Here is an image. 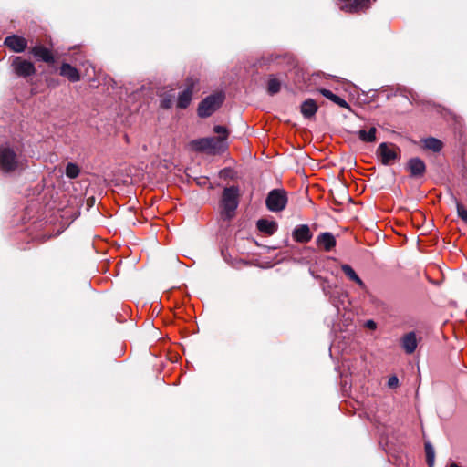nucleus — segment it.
<instances>
[{
	"mask_svg": "<svg viewBox=\"0 0 467 467\" xmlns=\"http://www.w3.org/2000/svg\"><path fill=\"white\" fill-rule=\"evenodd\" d=\"M15 72L21 77H29L35 74L36 68L32 62L16 57L13 61Z\"/></svg>",
	"mask_w": 467,
	"mask_h": 467,
	"instance_id": "obj_7",
	"label": "nucleus"
},
{
	"mask_svg": "<svg viewBox=\"0 0 467 467\" xmlns=\"http://www.w3.org/2000/svg\"><path fill=\"white\" fill-rule=\"evenodd\" d=\"M65 172H66V175L68 178L75 179V178H77L79 175L80 169H79V167L77 164L69 162L66 166Z\"/></svg>",
	"mask_w": 467,
	"mask_h": 467,
	"instance_id": "obj_23",
	"label": "nucleus"
},
{
	"mask_svg": "<svg viewBox=\"0 0 467 467\" xmlns=\"http://www.w3.org/2000/svg\"><path fill=\"white\" fill-rule=\"evenodd\" d=\"M401 347L407 354H412L418 346V339L415 332L405 334L400 339Z\"/></svg>",
	"mask_w": 467,
	"mask_h": 467,
	"instance_id": "obj_13",
	"label": "nucleus"
},
{
	"mask_svg": "<svg viewBox=\"0 0 467 467\" xmlns=\"http://www.w3.org/2000/svg\"><path fill=\"white\" fill-rule=\"evenodd\" d=\"M214 132L218 137H208L192 140L191 146L197 151L206 152L208 154H219L227 149L228 130L225 127L217 125L214 127Z\"/></svg>",
	"mask_w": 467,
	"mask_h": 467,
	"instance_id": "obj_1",
	"label": "nucleus"
},
{
	"mask_svg": "<svg viewBox=\"0 0 467 467\" xmlns=\"http://www.w3.org/2000/svg\"><path fill=\"white\" fill-rule=\"evenodd\" d=\"M423 147L433 152H439L442 149V142L435 138L430 137L422 140Z\"/></svg>",
	"mask_w": 467,
	"mask_h": 467,
	"instance_id": "obj_19",
	"label": "nucleus"
},
{
	"mask_svg": "<svg viewBox=\"0 0 467 467\" xmlns=\"http://www.w3.org/2000/svg\"><path fill=\"white\" fill-rule=\"evenodd\" d=\"M239 189L235 186L224 188L220 201V214L222 219L229 221L235 215L238 206Z\"/></svg>",
	"mask_w": 467,
	"mask_h": 467,
	"instance_id": "obj_2",
	"label": "nucleus"
},
{
	"mask_svg": "<svg viewBox=\"0 0 467 467\" xmlns=\"http://www.w3.org/2000/svg\"><path fill=\"white\" fill-rule=\"evenodd\" d=\"M195 85V80L191 78L187 79V88L182 91L178 98L177 106L180 109H186L191 100H192V89Z\"/></svg>",
	"mask_w": 467,
	"mask_h": 467,
	"instance_id": "obj_9",
	"label": "nucleus"
},
{
	"mask_svg": "<svg viewBox=\"0 0 467 467\" xmlns=\"http://www.w3.org/2000/svg\"><path fill=\"white\" fill-rule=\"evenodd\" d=\"M281 83L275 78H270L267 83V91L269 94L274 95L280 90Z\"/></svg>",
	"mask_w": 467,
	"mask_h": 467,
	"instance_id": "obj_24",
	"label": "nucleus"
},
{
	"mask_svg": "<svg viewBox=\"0 0 467 467\" xmlns=\"http://www.w3.org/2000/svg\"><path fill=\"white\" fill-rule=\"evenodd\" d=\"M366 327L369 329H376L377 325L373 320H368L365 324Z\"/></svg>",
	"mask_w": 467,
	"mask_h": 467,
	"instance_id": "obj_29",
	"label": "nucleus"
},
{
	"mask_svg": "<svg viewBox=\"0 0 467 467\" xmlns=\"http://www.w3.org/2000/svg\"><path fill=\"white\" fill-rule=\"evenodd\" d=\"M341 270L350 281L355 282L361 289L366 288L365 283L359 278L355 270L349 265H342Z\"/></svg>",
	"mask_w": 467,
	"mask_h": 467,
	"instance_id": "obj_17",
	"label": "nucleus"
},
{
	"mask_svg": "<svg viewBox=\"0 0 467 467\" xmlns=\"http://www.w3.org/2000/svg\"><path fill=\"white\" fill-rule=\"evenodd\" d=\"M340 9L347 12H357L367 6L368 0H337Z\"/></svg>",
	"mask_w": 467,
	"mask_h": 467,
	"instance_id": "obj_14",
	"label": "nucleus"
},
{
	"mask_svg": "<svg viewBox=\"0 0 467 467\" xmlns=\"http://www.w3.org/2000/svg\"><path fill=\"white\" fill-rule=\"evenodd\" d=\"M457 213L458 216L467 223V209L464 208L462 204L457 202Z\"/></svg>",
	"mask_w": 467,
	"mask_h": 467,
	"instance_id": "obj_26",
	"label": "nucleus"
},
{
	"mask_svg": "<svg viewBox=\"0 0 467 467\" xmlns=\"http://www.w3.org/2000/svg\"><path fill=\"white\" fill-rule=\"evenodd\" d=\"M257 229L267 235H273L278 229V224L274 220L260 219L257 222Z\"/></svg>",
	"mask_w": 467,
	"mask_h": 467,
	"instance_id": "obj_16",
	"label": "nucleus"
},
{
	"mask_svg": "<svg viewBox=\"0 0 467 467\" xmlns=\"http://www.w3.org/2000/svg\"><path fill=\"white\" fill-rule=\"evenodd\" d=\"M22 166L16 153L9 145L5 144L0 147V168L4 171H14Z\"/></svg>",
	"mask_w": 467,
	"mask_h": 467,
	"instance_id": "obj_3",
	"label": "nucleus"
},
{
	"mask_svg": "<svg viewBox=\"0 0 467 467\" xmlns=\"http://www.w3.org/2000/svg\"><path fill=\"white\" fill-rule=\"evenodd\" d=\"M292 236L296 242L306 244L312 239L313 234L308 225L300 224L293 230Z\"/></svg>",
	"mask_w": 467,
	"mask_h": 467,
	"instance_id": "obj_12",
	"label": "nucleus"
},
{
	"mask_svg": "<svg viewBox=\"0 0 467 467\" xmlns=\"http://www.w3.org/2000/svg\"><path fill=\"white\" fill-rule=\"evenodd\" d=\"M171 106V101L170 99H162L161 102V107L163 109H169Z\"/></svg>",
	"mask_w": 467,
	"mask_h": 467,
	"instance_id": "obj_28",
	"label": "nucleus"
},
{
	"mask_svg": "<svg viewBox=\"0 0 467 467\" xmlns=\"http://www.w3.org/2000/svg\"><path fill=\"white\" fill-rule=\"evenodd\" d=\"M408 168L412 176H421L425 171V164L419 158L411 159L408 163Z\"/></svg>",
	"mask_w": 467,
	"mask_h": 467,
	"instance_id": "obj_18",
	"label": "nucleus"
},
{
	"mask_svg": "<svg viewBox=\"0 0 467 467\" xmlns=\"http://www.w3.org/2000/svg\"><path fill=\"white\" fill-rule=\"evenodd\" d=\"M377 154L383 164L389 165L400 158V150L392 143L383 142L378 147Z\"/></svg>",
	"mask_w": 467,
	"mask_h": 467,
	"instance_id": "obj_6",
	"label": "nucleus"
},
{
	"mask_svg": "<svg viewBox=\"0 0 467 467\" xmlns=\"http://www.w3.org/2000/svg\"><path fill=\"white\" fill-rule=\"evenodd\" d=\"M376 132L375 127L369 128L368 130L362 129L358 131V138L364 142H373L376 140Z\"/></svg>",
	"mask_w": 467,
	"mask_h": 467,
	"instance_id": "obj_22",
	"label": "nucleus"
},
{
	"mask_svg": "<svg viewBox=\"0 0 467 467\" xmlns=\"http://www.w3.org/2000/svg\"><path fill=\"white\" fill-rule=\"evenodd\" d=\"M317 110V107L312 99L306 100L301 106V112L306 118L314 116Z\"/></svg>",
	"mask_w": 467,
	"mask_h": 467,
	"instance_id": "obj_20",
	"label": "nucleus"
},
{
	"mask_svg": "<svg viewBox=\"0 0 467 467\" xmlns=\"http://www.w3.org/2000/svg\"><path fill=\"white\" fill-rule=\"evenodd\" d=\"M426 461L430 467L434 464V449L430 443H425Z\"/></svg>",
	"mask_w": 467,
	"mask_h": 467,
	"instance_id": "obj_25",
	"label": "nucleus"
},
{
	"mask_svg": "<svg viewBox=\"0 0 467 467\" xmlns=\"http://www.w3.org/2000/svg\"><path fill=\"white\" fill-rule=\"evenodd\" d=\"M399 384V379L396 376H391L389 378V380H388V386L391 389H394L398 386Z\"/></svg>",
	"mask_w": 467,
	"mask_h": 467,
	"instance_id": "obj_27",
	"label": "nucleus"
},
{
	"mask_svg": "<svg viewBox=\"0 0 467 467\" xmlns=\"http://www.w3.org/2000/svg\"><path fill=\"white\" fill-rule=\"evenodd\" d=\"M316 244L318 249L330 252L336 246L337 241L331 233L326 232L317 237Z\"/></svg>",
	"mask_w": 467,
	"mask_h": 467,
	"instance_id": "obj_8",
	"label": "nucleus"
},
{
	"mask_svg": "<svg viewBox=\"0 0 467 467\" xmlns=\"http://www.w3.org/2000/svg\"><path fill=\"white\" fill-rule=\"evenodd\" d=\"M5 45L14 52H23L27 47V41L26 38L17 35H12L5 38Z\"/></svg>",
	"mask_w": 467,
	"mask_h": 467,
	"instance_id": "obj_10",
	"label": "nucleus"
},
{
	"mask_svg": "<svg viewBox=\"0 0 467 467\" xmlns=\"http://www.w3.org/2000/svg\"><path fill=\"white\" fill-rule=\"evenodd\" d=\"M30 53L37 60H41L47 64H52L55 61L54 56H53L51 50L42 45H36L35 47H33L30 49Z\"/></svg>",
	"mask_w": 467,
	"mask_h": 467,
	"instance_id": "obj_11",
	"label": "nucleus"
},
{
	"mask_svg": "<svg viewBox=\"0 0 467 467\" xmlns=\"http://www.w3.org/2000/svg\"><path fill=\"white\" fill-rule=\"evenodd\" d=\"M223 95L221 93L213 94L204 99L199 105L198 114L205 118L211 116L223 103Z\"/></svg>",
	"mask_w": 467,
	"mask_h": 467,
	"instance_id": "obj_5",
	"label": "nucleus"
},
{
	"mask_svg": "<svg viewBox=\"0 0 467 467\" xmlns=\"http://www.w3.org/2000/svg\"><path fill=\"white\" fill-rule=\"evenodd\" d=\"M59 74L67 78L71 82H77L80 79L78 70L68 63H63L60 67Z\"/></svg>",
	"mask_w": 467,
	"mask_h": 467,
	"instance_id": "obj_15",
	"label": "nucleus"
},
{
	"mask_svg": "<svg viewBox=\"0 0 467 467\" xmlns=\"http://www.w3.org/2000/svg\"><path fill=\"white\" fill-rule=\"evenodd\" d=\"M287 194L285 190L275 189L272 190L265 200L266 207L271 212H281L287 204Z\"/></svg>",
	"mask_w": 467,
	"mask_h": 467,
	"instance_id": "obj_4",
	"label": "nucleus"
},
{
	"mask_svg": "<svg viewBox=\"0 0 467 467\" xmlns=\"http://www.w3.org/2000/svg\"><path fill=\"white\" fill-rule=\"evenodd\" d=\"M320 92L324 97L332 100L338 106H340L342 108H348V104L346 102V100L343 99L342 98L338 97L337 95H335L332 91L323 88L320 90Z\"/></svg>",
	"mask_w": 467,
	"mask_h": 467,
	"instance_id": "obj_21",
	"label": "nucleus"
}]
</instances>
